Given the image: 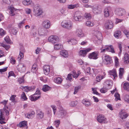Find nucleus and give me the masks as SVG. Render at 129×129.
Listing matches in <instances>:
<instances>
[{
	"label": "nucleus",
	"instance_id": "obj_1",
	"mask_svg": "<svg viewBox=\"0 0 129 129\" xmlns=\"http://www.w3.org/2000/svg\"><path fill=\"white\" fill-rule=\"evenodd\" d=\"M10 110L7 107H5L3 109H0V123L1 124L5 123L4 121L5 117L9 115Z\"/></svg>",
	"mask_w": 129,
	"mask_h": 129
},
{
	"label": "nucleus",
	"instance_id": "obj_2",
	"mask_svg": "<svg viewBox=\"0 0 129 129\" xmlns=\"http://www.w3.org/2000/svg\"><path fill=\"white\" fill-rule=\"evenodd\" d=\"M41 92L39 89H37L35 93L29 97V98L32 101L35 102L41 97Z\"/></svg>",
	"mask_w": 129,
	"mask_h": 129
},
{
	"label": "nucleus",
	"instance_id": "obj_3",
	"mask_svg": "<svg viewBox=\"0 0 129 129\" xmlns=\"http://www.w3.org/2000/svg\"><path fill=\"white\" fill-rule=\"evenodd\" d=\"M61 25L63 28L70 30L72 28L73 23L71 21H70L68 22L64 21L62 22L61 23Z\"/></svg>",
	"mask_w": 129,
	"mask_h": 129
},
{
	"label": "nucleus",
	"instance_id": "obj_4",
	"mask_svg": "<svg viewBox=\"0 0 129 129\" xmlns=\"http://www.w3.org/2000/svg\"><path fill=\"white\" fill-rule=\"evenodd\" d=\"M43 12L39 7L38 5L35 6L34 8V14L36 16H40L42 15Z\"/></svg>",
	"mask_w": 129,
	"mask_h": 129
},
{
	"label": "nucleus",
	"instance_id": "obj_5",
	"mask_svg": "<svg viewBox=\"0 0 129 129\" xmlns=\"http://www.w3.org/2000/svg\"><path fill=\"white\" fill-rule=\"evenodd\" d=\"M103 62L106 64H110L112 62V59L111 57L108 55H104L103 57Z\"/></svg>",
	"mask_w": 129,
	"mask_h": 129
},
{
	"label": "nucleus",
	"instance_id": "obj_6",
	"mask_svg": "<svg viewBox=\"0 0 129 129\" xmlns=\"http://www.w3.org/2000/svg\"><path fill=\"white\" fill-rule=\"evenodd\" d=\"M73 18L76 21H80L82 20L83 18L80 12H76L74 14Z\"/></svg>",
	"mask_w": 129,
	"mask_h": 129
},
{
	"label": "nucleus",
	"instance_id": "obj_7",
	"mask_svg": "<svg viewBox=\"0 0 129 129\" xmlns=\"http://www.w3.org/2000/svg\"><path fill=\"white\" fill-rule=\"evenodd\" d=\"M48 40L49 42H51L53 44H54L58 42L59 41V38L56 36H51L48 38Z\"/></svg>",
	"mask_w": 129,
	"mask_h": 129
},
{
	"label": "nucleus",
	"instance_id": "obj_8",
	"mask_svg": "<svg viewBox=\"0 0 129 129\" xmlns=\"http://www.w3.org/2000/svg\"><path fill=\"white\" fill-rule=\"evenodd\" d=\"M97 121L101 123H107V120L103 115H100L97 117Z\"/></svg>",
	"mask_w": 129,
	"mask_h": 129
},
{
	"label": "nucleus",
	"instance_id": "obj_9",
	"mask_svg": "<svg viewBox=\"0 0 129 129\" xmlns=\"http://www.w3.org/2000/svg\"><path fill=\"white\" fill-rule=\"evenodd\" d=\"M98 52L94 51L90 54L89 55L88 57L90 59H96L98 58Z\"/></svg>",
	"mask_w": 129,
	"mask_h": 129
},
{
	"label": "nucleus",
	"instance_id": "obj_10",
	"mask_svg": "<svg viewBox=\"0 0 129 129\" xmlns=\"http://www.w3.org/2000/svg\"><path fill=\"white\" fill-rule=\"evenodd\" d=\"M47 30L44 28H39L38 29V34L40 36H44L46 34Z\"/></svg>",
	"mask_w": 129,
	"mask_h": 129
},
{
	"label": "nucleus",
	"instance_id": "obj_11",
	"mask_svg": "<svg viewBox=\"0 0 129 129\" xmlns=\"http://www.w3.org/2000/svg\"><path fill=\"white\" fill-rule=\"evenodd\" d=\"M105 26L107 29H110L112 28L113 26L112 21L111 20H107L105 24Z\"/></svg>",
	"mask_w": 129,
	"mask_h": 129
},
{
	"label": "nucleus",
	"instance_id": "obj_12",
	"mask_svg": "<svg viewBox=\"0 0 129 129\" xmlns=\"http://www.w3.org/2000/svg\"><path fill=\"white\" fill-rule=\"evenodd\" d=\"M93 35L97 38L98 40L102 41V39L101 33L98 31H95L93 33Z\"/></svg>",
	"mask_w": 129,
	"mask_h": 129
},
{
	"label": "nucleus",
	"instance_id": "obj_13",
	"mask_svg": "<svg viewBox=\"0 0 129 129\" xmlns=\"http://www.w3.org/2000/svg\"><path fill=\"white\" fill-rule=\"evenodd\" d=\"M125 12V10L121 8H118L116 10V14L119 16H122Z\"/></svg>",
	"mask_w": 129,
	"mask_h": 129
},
{
	"label": "nucleus",
	"instance_id": "obj_14",
	"mask_svg": "<svg viewBox=\"0 0 129 129\" xmlns=\"http://www.w3.org/2000/svg\"><path fill=\"white\" fill-rule=\"evenodd\" d=\"M128 116V114L126 113L124 111L122 110L119 113V117L122 119L126 118Z\"/></svg>",
	"mask_w": 129,
	"mask_h": 129
},
{
	"label": "nucleus",
	"instance_id": "obj_15",
	"mask_svg": "<svg viewBox=\"0 0 129 129\" xmlns=\"http://www.w3.org/2000/svg\"><path fill=\"white\" fill-rule=\"evenodd\" d=\"M50 67L48 65L44 66L43 69L44 74L46 75H48L50 72Z\"/></svg>",
	"mask_w": 129,
	"mask_h": 129
},
{
	"label": "nucleus",
	"instance_id": "obj_16",
	"mask_svg": "<svg viewBox=\"0 0 129 129\" xmlns=\"http://www.w3.org/2000/svg\"><path fill=\"white\" fill-rule=\"evenodd\" d=\"M91 50L90 48H88L85 50H80L79 52V54L81 56H85L87 52L90 51Z\"/></svg>",
	"mask_w": 129,
	"mask_h": 129
},
{
	"label": "nucleus",
	"instance_id": "obj_17",
	"mask_svg": "<svg viewBox=\"0 0 129 129\" xmlns=\"http://www.w3.org/2000/svg\"><path fill=\"white\" fill-rule=\"evenodd\" d=\"M42 25L44 27L46 28H48L50 27V22L48 20H45L43 22Z\"/></svg>",
	"mask_w": 129,
	"mask_h": 129
},
{
	"label": "nucleus",
	"instance_id": "obj_18",
	"mask_svg": "<svg viewBox=\"0 0 129 129\" xmlns=\"http://www.w3.org/2000/svg\"><path fill=\"white\" fill-rule=\"evenodd\" d=\"M18 70L20 72H24L25 70V65L23 64H20L18 66Z\"/></svg>",
	"mask_w": 129,
	"mask_h": 129
},
{
	"label": "nucleus",
	"instance_id": "obj_19",
	"mask_svg": "<svg viewBox=\"0 0 129 129\" xmlns=\"http://www.w3.org/2000/svg\"><path fill=\"white\" fill-rule=\"evenodd\" d=\"M35 113L34 111H32L28 113L25 115V116L28 118H32L34 116Z\"/></svg>",
	"mask_w": 129,
	"mask_h": 129
},
{
	"label": "nucleus",
	"instance_id": "obj_20",
	"mask_svg": "<svg viewBox=\"0 0 129 129\" xmlns=\"http://www.w3.org/2000/svg\"><path fill=\"white\" fill-rule=\"evenodd\" d=\"M60 109L59 111L60 114L62 117H64L66 115L67 112L63 108L61 107H60Z\"/></svg>",
	"mask_w": 129,
	"mask_h": 129
},
{
	"label": "nucleus",
	"instance_id": "obj_21",
	"mask_svg": "<svg viewBox=\"0 0 129 129\" xmlns=\"http://www.w3.org/2000/svg\"><path fill=\"white\" fill-rule=\"evenodd\" d=\"M76 34L79 37H82L84 36V34L83 33L82 30L80 29H78L76 30Z\"/></svg>",
	"mask_w": 129,
	"mask_h": 129
},
{
	"label": "nucleus",
	"instance_id": "obj_22",
	"mask_svg": "<svg viewBox=\"0 0 129 129\" xmlns=\"http://www.w3.org/2000/svg\"><path fill=\"white\" fill-rule=\"evenodd\" d=\"M106 51L108 52H111L112 53H115L114 48L112 45L107 46L106 47Z\"/></svg>",
	"mask_w": 129,
	"mask_h": 129
},
{
	"label": "nucleus",
	"instance_id": "obj_23",
	"mask_svg": "<svg viewBox=\"0 0 129 129\" xmlns=\"http://www.w3.org/2000/svg\"><path fill=\"white\" fill-rule=\"evenodd\" d=\"M60 54L63 57L66 58L69 56L67 51L66 50H62L60 52Z\"/></svg>",
	"mask_w": 129,
	"mask_h": 129
},
{
	"label": "nucleus",
	"instance_id": "obj_24",
	"mask_svg": "<svg viewBox=\"0 0 129 129\" xmlns=\"http://www.w3.org/2000/svg\"><path fill=\"white\" fill-rule=\"evenodd\" d=\"M37 116L39 119H42L44 117V113L41 111H38L37 112Z\"/></svg>",
	"mask_w": 129,
	"mask_h": 129
},
{
	"label": "nucleus",
	"instance_id": "obj_25",
	"mask_svg": "<svg viewBox=\"0 0 129 129\" xmlns=\"http://www.w3.org/2000/svg\"><path fill=\"white\" fill-rule=\"evenodd\" d=\"M109 74L111 75H112L114 77V79H115V78L117 77L116 72L115 69L110 70L109 72Z\"/></svg>",
	"mask_w": 129,
	"mask_h": 129
},
{
	"label": "nucleus",
	"instance_id": "obj_26",
	"mask_svg": "<svg viewBox=\"0 0 129 129\" xmlns=\"http://www.w3.org/2000/svg\"><path fill=\"white\" fill-rule=\"evenodd\" d=\"M82 103L86 107L90 106L91 104V103L89 101L84 99L82 101Z\"/></svg>",
	"mask_w": 129,
	"mask_h": 129
},
{
	"label": "nucleus",
	"instance_id": "obj_27",
	"mask_svg": "<svg viewBox=\"0 0 129 129\" xmlns=\"http://www.w3.org/2000/svg\"><path fill=\"white\" fill-rule=\"evenodd\" d=\"M27 124V122L24 121L20 122L17 125V126L20 127H23L26 126Z\"/></svg>",
	"mask_w": 129,
	"mask_h": 129
},
{
	"label": "nucleus",
	"instance_id": "obj_28",
	"mask_svg": "<svg viewBox=\"0 0 129 129\" xmlns=\"http://www.w3.org/2000/svg\"><path fill=\"white\" fill-rule=\"evenodd\" d=\"M54 49L56 50H60L62 48V46L60 44H56L54 45Z\"/></svg>",
	"mask_w": 129,
	"mask_h": 129
},
{
	"label": "nucleus",
	"instance_id": "obj_29",
	"mask_svg": "<svg viewBox=\"0 0 129 129\" xmlns=\"http://www.w3.org/2000/svg\"><path fill=\"white\" fill-rule=\"evenodd\" d=\"M124 60L126 64H128L129 62V55L127 54H125L124 55Z\"/></svg>",
	"mask_w": 129,
	"mask_h": 129
},
{
	"label": "nucleus",
	"instance_id": "obj_30",
	"mask_svg": "<svg viewBox=\"0 0 129 129\" xmlns=\"http://www.w3.org/2000/svg\"><path fill=\"white\" fill-rule=\"evenodd\" d=\"M9 13L11 16H12L15 15V12L16 11L15 9L13 7L10 8Z\"/></svg>",
	"mask_w": 129,
	"mask_h": 129
},
{
	"label": "nucleus",
	"instance_id": "obj_31",
	"mask_svg": "<svg viewBox=\"0 0 129 129\" xmlns=\"http://www.w3.org/2000/svg\"><path fill=\"white\" fill-rule=\"evenodd\" d=\"M31 2L30 0H24L23 1V4L25 6H28L31 4Z\"/></svg>",
	"mask_w": 129,
	"mask_h": 129
},
{
	"label": "nucleus",
	"instance_id": "obj_32",
	"mask_svg": "<svg viewBox=\"0 0 129 129\" xmlns=\"http://www.w3.org/2000/svg\"><path fill=\"white\" fill-rule=\"evenodd\" d=\"M124 73V69L123 68H120L119 69V76L120 78L121 79L122 78L123 74Z\"/></svg>",
	"mask_w": 129,
	"mask_h": 129
},
{
	"label": "nucleus",
	"instance_id": "obj_33",
	"mask_svg": "<svg viewBox=\"0 0 129 129\" xmlns=\"http://www.w3.org/2000/svg\"><path fill=\"white\" fill-rule=\"evenodd\" d=\"M121 32L120 31H118L115 32L114 34V36L117 38H118L121 35Z\"/></svg>",
	"mask_w": 129,
	"mask_h": 129
},
{
	"label": "nucleus",
	"instance_id": "obj_34",
	"mask_svg": "<svg viewBox=\"0 0 129 129\" xmlns=\"http://www.w3.org/2000/svg\"><path fill=\"white\" fill-rule=\"evenodd\" d=\"M62 81V79L60 77H57L55 79L54 81L55 82L57 83L60 84Z\"/></svg>",
	"mask_w": 129,
	"mask_h": 129
},
{
	"label": "nucleus",
	"instance_id": "obj_35",
	"mask_svg": "<svg viewBox=\"0 0 129 129\" xmlns=\"http://www.w3.org/2000/svg\"><path fill=\"white\" fill-rule=\"evenodd\" d=\"M123 99L125 102L129 103V95H125L124 96Z\"/></svg>",
	"mask_w": 129,
	"mask_h": 129
},
{
	"label": "nucleus",
	"instance_id": "obj_36",
	"mask_svg": "<svg viewBox=\"0 0 129 129\" xmlns=\"http://www.w3.org/2000/svg\"><path fill=\"white\" fill-rule=\"evenodd\" d=\"M94 25V23L90 21H87L86 23V25L88 26H91Z\"/></svg>",
	"mask_w": 129,
	"mask_h": 129
},
{
	"label": "nucleus",
	"instance_id": "obj_37",
	"mask_svg": "<svg viewBox=\"0 0 129 129\" xmlns=\"http://www.w3.org/2000/svg\"><path fill=\"white\" fill-rule=\"evenodd\" d=\"M109 11L107 9H105L104 10V13L105 16L106 17H108L109 16Z\"/></svg>",
	"mask_w": 129,
	"mask_h": 129
},
{
	"label": "nucleus",
	"instance_id": "obj_38",
	"mask_svg": "<svg viewBox=\"0 0 129 129\" xmlns=\"http://www.w3.org/2000/svg\"><path fill=\"white\" fill-rule=\"evenodd\" d=\"M4 40L7 43L10 44L11 43V40L10 39V38L9 36H7L5 37L4 38Z\"/></svg>",
	"mask_w": 129,
	"mask_h": 129
},
{
	"label": "nucleus",
	"instance_id": "obj_39",
	"mask_svg": "<svg viewBox=\"0 0 129 129\" xmlns=\"http://www.w3.org/2000/svg\"><path fill=\"white\" fill-rule=\"evenodd\" d=\"M5 34V31L2 29L0 28V38L4 36Z\"/></svg>",
	"mask_w": 129,
	"mask_h": 129
},
{
	"label": "nucleus",
	"instance_id": "obj_40",
	"mask_svg": "<svg viewBox=\"0 0 129 129\" xmlns=\"http://www.w3.org/2000/svg\"><path fill=\"white\" fill-rule=\"evenodd\" d=\"M78 104V102L77 101L72 102L70 103V105L72 107H74L76 106Z\"/></svg>",
	"mask_w": 129,
	"mask_h": 129
},
{
	"label": "nucleus",
	"instance_id": "obj_41",
	"mask_svg": "<svg viewBox=\"0 0 129 129\" xmlns=\"http://www.w3.org/2000/svg\"><path fill=\"white\" fill-rule=\"evenodd\" d=\"M32 30L33 32V35L34 36H35L37 34V29L35 26H34Z\"/></svg>",
	"mask_w": 129,
	"mask_h": 129
},
{
	"label": "nucleus",
	"instance_id": "obj_42",
	"mask_svg": "<svg viewBox=\"0 0 129 129\" xmlns=\"http://www.w3.org/2000/svg\"><path fill=\"white\" fill-rule=\"evenodd\" d=\"M77 5H68V8L70 9H74V8L76 7Z\"/></svg>",
	"mask_w": 129,
	"mask_h": 129
},
{
	"label": "nucleus",
	"instance_id": "obj_43",
	"mask_svg": "<svg viewBox=\"0 0 129 129\" xmlns=\"http://www.w3.org/2000/svg\"><path fill=\"white\" fill-rule=\"evenodd\" d=\"M72 73L73 74V75H72L73 77L74 78H77L79 76L80 73H78V74H77L75 71H72Z\"/></svg>",
	"mask_w": 129,
	"mask_h": 129
},
{
	"label": "nucleus",
	"instance_id": "obj_44",
	"mask_svg": "<svg viewBox=\"0 0 129 129\" xmlns=\"http://www.w3.org/2000/svg\"><path fill=\"white\" fill-rule=\"evenodd\" d=\"M103 78V76H97L96 77V80H95V82H99Z\"/></svg>",
	"mask_w": 129,
	"mask_h": 129
},
{
	"label": "nucleus",
	"instance_id": "obj_45",
	"mask_svg": "<svg viewBox=\"0 0 129 129\" xmlns=\"http://www.w3.org/2000/svg\"><path fill=\"white\" fill-rule=\"evenodd\" d=\"M17 32L18 31L17 30L15 29L14 28H12L11 30L10 33L13 35H16Z\"/></svg>",
	"mask_w": 129,
	"mask_h": 129
},
{
	"label": "nucleus",
	"instance_id": "obj_46",
	"mask_svg": "<svg viewBox=\"0 0 129 129\" xmlns=\"http://www.w3.org/2000/svg\"><path fill=\"white\" fill-rule=\"evenodd\" d=\"M112 82L111 81L108 80L106 81L104 83V84L106 85H107L108 86H110L111 85Z\"/></svg>",
	"mask_w": 129,
	"mask_h": 129
},
{
	"label": "nucleus",
	"instance_id": "obj_47",
	"mask_svg": "<svg viewBox=\"0 0 129 129\" xmlns=\"http://www.w3.org/2000/svg\"><path fill=\"white\" fill-rule=\"evenodd\" d=\"M60 121L59 120H56L54 122L55 125L56 127H58L60 124Z\"/></svg>",
	"mask_w": 129,
	"mask_h": 129
},
{
	"label": "nucleus",
	"instance_id": "obj_48",
	"mask_svg": "<svg viewBox=\"0 0 129 129\" xmlns=\"http://www.w3.org/2000/svg\"><path fill=\"white\" fill-rule=\"evenodd\" d=\"M115 96L116 99V101H117L118 100H120V95L118 93H116L115 95Z\"/></svg>",
	"mask_w": 129,
	"mask_h": 129
},
{
	"label": "nucleus",
	"instance_id": "obj_49",
	"mask_svg": "<svg viewBox=\"0 0 129 129\" xmlns=\"http://www.w3.org/2000/svg\"><path fill=\"white\" fill-rule=\"evenodd\" d=\"M21 98L23 99L24 100H26L27 99L26 95L24 92H23V94L21 95Z\"/></svg>",
	"mask_w": 129,
	"mask_h": 129
},
{
	"label": "nucleus",
	"instance_id": "obj_50",
	"mask_svg": "<svg viewBox=\"0 0 129 129\" xmlns=\"http://www.w3.org/2000/svg\"><path fill=\"white\" fill-rule=\"evenodd\" d=\"M124 89H129V83H124L123 84Z\"/></svg>",
	"mask_w": 129,
	"mask_h": 129
},
{
	"label": "nucleus",
	"instance_id": "obj_51",
	"mask_svg": "<svg viewBox=\"0 0 129 129\" xmlns=\"http://www.w3.org/2000/svg\"><path fill=\"white\" fill-rule=\"evenodd\" d=\"M118 47L119 48L120 51L118 53V55L120 56V54L122 52V46L121 44L119 43L118 44Z\"/></svg>",
	"mask_w": 129,
	"mask_h": 129
},
{
	"label": "nucleus",
	"instance_id": "obj_52",
	"mask_svg": "<svg viewBox=\"0 0 129 129\" xmlns=\"http://www.w3.org/2000/svg\"><path fill=\"white\" fill-rule=\"evenodd\" d=\"M16 97V95H13L10 97V100H11L12 102H14L15 101V98Z\"/></svg>",
	"mask_w": 129,
	"mask_h": 129
},
{
	"label": "nucleus",
	"instance_id": "obj_53",
	"mask_svg": "<svg viewBox=\"0 0 129 129\" xmlns=\"http://www.w3.org/2000/svg\"><path fill=\"white\" fill-rule=\"evenodd\" d=\"M37 66L36 64L35 63L32 66V69H31V71L32 72H34L35 71H33L34 70H36L37 68Z\"/></svg>",
	"mask_w": 129,
	"mask_h": 129
},
{
	"label": "nucleus",
	"instance_id": "obj_54",
	"mask_svg": "<svg viewBox=\"0 0 129 129\" xmlns=\"http://www.w3.org/2000/svg\"><path fill=\"white\" fill-rule=\"evenodd\" d=\"M85 17L86 18H88V19H89L91 18V16L90 14L88 13H86L85 15Z\"/></svg>",
	"mask_w": 129,
	"mask_h": 129
},
{
	"label": "nucleus",
	"instance_id": "obj_55",
	"mask_svg": "<svg viewBox=\"0 0 129 129\" xmlns=\"http://www.w3.org/2000/svg\"><path fill=\"white\" fill-rule=\"evenodd\" d=\"M8 67H7L4 69H0V74H2L3 73L7 71Z\"/></svg>",
	"mask_w": 129,
	"mask_h": 129
},
{
	"label": "nucleus",
	"instance_id": "obj_56",
	"mask_svg": "<svg viewBox=\"0 0 129 129\" xmlns=\"http://www.w3.org/2000/svg\"><path fill=\"white\" fill-rule=\"evenodd\" d=\"M51 107L53 109V110L54 112V115L55 114V112L56 111V108L55 106L54 105H51Z\"/></svg>",
	"mask_w": 129,
	"mask_h": 129
},
{
	"label": "nucleus",
	"instance_id": "obj_57",
	"mask_svg": "<svg viewBox=\"0 0 129 129\" xmlns=\"http://www.w3.org/2000/svg\"><path fill=\"white\" fill-rule=\"evenodd\" d=\"M18 81L20 83H22L24 81V77L23 76L21 78H19Z\"/></svg>",
	"mask_w": 129,
	"mask_h": 129
},
{
	"label": "nucleus",
	"instance_id": "obj_58",
	"mask_svg": "<svg viewBox=\"0 0 129 129\" xmlns=\"http://www.w3.org/2000/svg\"><path fill=\"white\" fill-rule=\"evenodd\" d=\"M107 46H106L104 47L103 46L101 48V52H103L105 51H106V47Z\"/></svg>",
	"mask_w": 129,
	"mask_h": 129
},
{
	"label": "nucleus",
	"instance_id": "obj_59",
	"mask_svg": "<svg viewBox=\"0 0 129 129\" xmlns=\"http://www.w3.org/2000/svg\"><path fill=\"white\" fill-rule=\"evenodd\" d=\"M70 42L72 43L73 45H75L77 43L76 41L74 39H71L70 41H69V42Z\"/></svg>",
	"mask_w": 129,
	"mask_h": 129
},
{
	"label": "nucleus",
	"instance_id": "obj_60",
	"mask_svg": "<svg viewBox=\"0 0 129 129\" xmlns=\"http://www.w3.org/2000/svg\"><path fill=\"white\" fill-rule=\"evenodd\" d=\"M72 74H68V76L66 78L67 80H69L71 81V80L72 79Z\"/></svg>",
	"mask_w": 129,
	"mask_h": 129
},
{
	"label": "nucleus",
	"instance_id": "obj_61",
	"mask_svg": "<svg viewBox=\"0 0 129 129\" xmlns=\"http://www.w3.org/2000/svg\"><path fill=\"white\" fill-rule=\"evenodd\" d=\"M4 3L7 4H10L11 3L10 0H3Z\"/></svg>",
	"mask_w": 129,
	"mask_h": 129
},
{
	"label": "nucleus",
	"instance_id": "obj_62",
	"mask_svg": "<svg viewBox=\"0 0 129 129\" xmlns=\"http://www.w3.org/2000/svg\"><path fill=\"white\" fill-rule=\"evenodd\" d=\"M93 93L94 94H96L98 95H99V93L97 92L96 89H92Z\"/></svg>",
	"mask_w": 129,
	"mask_h": 129
},
{
	"label": "nucleus",
	"instance_id": "obj_63",
	"mask_svg": "<svg viewBox=\"0 0 129 129\" xmlns=\"http://www.w3.org/2000/svg\"><path fill=\"white\" fill-rule=\"evenodd\" d=\"M10 60L12 64H14L15 63V62L16 61L13 57H11Z\"/></svg>",
	"mask_w": 129,
	"mask_h": 129
},
{
	"label": "nucleus",
	"instance_id": "obj_64",
	"mask_svg": "<svg viewBox=\"0 0 129 129\" xmlns=\"http://www.w3.org/2000/svg\"><path fill=\"white\" fill-rule=\"evenodd\" d=\"M115 62L116 66H117L118 64V59L116 57H115Z\"/></svg>",
	"mask_w": 129,
	"mask_h": 129
}]
</instances>
